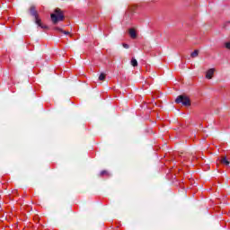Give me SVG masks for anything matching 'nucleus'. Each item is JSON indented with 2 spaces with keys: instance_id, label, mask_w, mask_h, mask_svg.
Masks as SVG:
<instances>
[{
  "instance_id": "nucleus-11",
  "label": "nucleus",
  "mask_w": 230,
  "mask_h": 230,
  "mask_svg": "<svg viewBox=\"0 0 230 230\" xmlns=\"http://www.w3.org/2000/svg\"><path fill=\"white\" fill-rule=\"evenodd\" d=\"M123 48H125V49H128L129 46L128 44L123 43L122 44Z\"/></svg>"
},
{
  "instance_id": "nucleus-3",
  "label": "nucleus",
  "mask_w": 230,
  "mask_h": 230,
  "mask_svg": "<svg viewBox=\"0 0 230 230\" xmlns=\"http://www.w3.org/2000/svg\"><path fill=\"white\" fill-rule=\"evenodd\" d=\"M176 103H182L185 107L191 105V101L186 95H180L175 100Z\"/></svg>"
},
{
  "instance_id": "nucleus-12",
  "label": "nucleus",
  "mask_w": 230,
  "mask_h": 230,
  "mask_svg": "<svg viewBox=\"0 0 230 230\" xmlns=\"http://www.w3.org/2000/svg\"><path fill=\"white\" fill-rule=\"evenodd\" d=\"M108 174H109V172H107V171L101 172V175H108Z\"/></svg>"
},
{
  "instance_id": "nucleus-1",
  "label": "nucleus",
  "mask_w": 230,
  "mask_h": 230,
  "mask_svg": "<svg viewBox=\"0 0 230 230\" xmlns=\"http://www.w3.org/2000/svg\"><path fill=\"white\" fill-rule=\"evenodd\" d=\"M51 21L53 24H58V22L64 21V13L59 8L55 9L54 13L50 14Z\"/></svg>"
},
{
  "instance_id": "nucleus-10",
  "label": "nucleus",
  "mask_w": 230,
  "mask_h": 230,
  "mask_svg": "<svg viewBox=\"0 0 230 230\" xmlns=\"http://www.w3.org/2000/svg\"><path fill=\"white\" fill-rule=\"evenodd\" d=\"M105 74H103V73H102L101 75H100V76H99V80H101V81H103V80H105Z\"/></svg>"
},
{
  "instance_id": "nucleus-5",
  "label": "nucleus",
  "mask_w": 230,
  "mask_h": 230,
  "mask_svg": "<svg viewBox=\"0 0 230 230\" xmlns=\"http://www.w3.org/2000/svg\"><path fill=\"white\" fill-rule=\"evenodd\" d=\"M58 33H63L64 35H71V32L67 31H63L62 28L55 27L54 29Z\"/></svg>"
},
{
  "instance_id": "nucleus-8",
  "label": "nucleus",
  "mask_w": 230,
  "mask_h": 230,
  "mask_svg": "<svg viewBox=\"0 0 230 230\" xmlns=\"http://www.w3.org/2000/svg\"><path fill=\"white\" fill-rule=\"evenodd\" d=\"M221 163L223 164H226V166H228L229 164V161L227 160V157L224 156L222 159H221Z\"/></svg>"
},
{
  "instance_id": "nucleus-4",
  "label": "nucleus",
  "mask_w": 230,
  "mask_h": 230,
  "mask_svg": "<svg viewBox=\"0 0 230 230\" xmlns=\"http://www.w3.org/2000/svg\"><path fill=\"white\" fill-rule=\"evenodd\" d=\"M214 75H215V68H210L206 72L205 78H207V80H211Z\"/></svg>"
},
{
  "instance_id": "nucleus-2",
  "label": "nucleus",
  "mask_w": 230,
  "mask_h": 230,
  "mask_svg": "<svg viewBox=\"0 0 230 230\" xmlns=\"http://www.w3.org/2000/svg\"><path fill=\"white\" fill-rule=\"evenodd\" d=\"M30 13L34 17L35 23L40 26V28H42L43 30H46L48 26L42 25V20L39 17V13H37V10H35V6H31L30 8Z\"/></svg>"
},
{
  "instance_id": "nucleus-6",
  "label": "nucleus",
  "mask_w": 230,
  "mask_h": 230,
  "mask_svg": "<svg viewBox=\"0 0 230 230\" xmlns=\"http://www.w3.org/2000/svg\"><path fill=\"white\" fill-rule=\"evenodd\" d=\"M129 35L131 39H136L137 37V34L136 33V30L134 29H129Z\"/></svg>"
},
{
  "instance_id": "nucleus-7",
  "label": "nucleus",
  "mask_w": 230,
  "mask_h": 230,
  "mask_svg": "<svg viewBox=\"0 0 230 230\" xmlns=\"http://www.w3.org/2000/svg\"><path fill=\"white\" fill-rule=\"evenodd\" d=\"M191 58H197V57H199V49L194 50L191 54H190Z\"/></svg>"
},
{
  "instance_id": "nucleus-9",
  "label": "nucleus",
  "mask_w": 230,
  "mask_h": 230,
  "mask_svg": "<svg viewBox=\"0 0 230 230\" xmlns=\"http://www.w3.org/2000/svg\"><path fill=\"white\" fill-rule=\"evenodd\" d=\"M131 66H133V67H137V60L134 58L131 59Z\"/></svg>"
}]
</instances>
